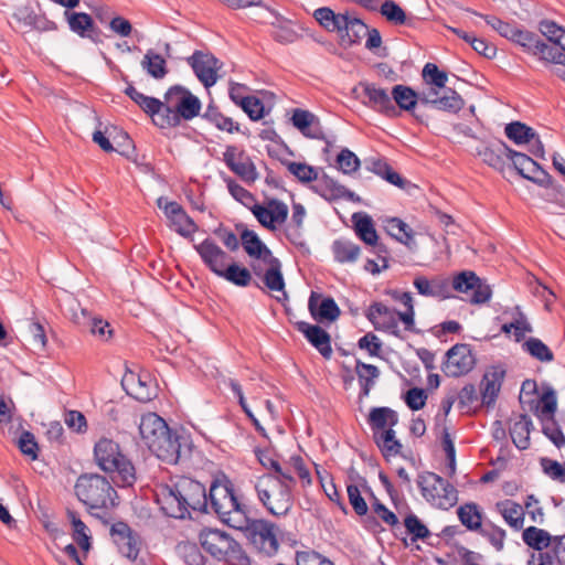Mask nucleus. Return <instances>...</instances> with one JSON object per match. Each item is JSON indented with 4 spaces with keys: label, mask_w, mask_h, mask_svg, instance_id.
<instances>
[{
    "label": "nucleus",
    "mask_w": 565,
    "mask_h": 565,
    "mask_svg": "<svg viewBox=\"0 0 565 565\" xmlns=\"http://www.w3.org/2000/svg\"><path fill=\"white\" fill-rule=\"evenodd\" d=\"M154 495L160 510L168 518L184 520L193 519L192 511L209 513L204 484L185 476L159 484Z\"/></svg>",
    "instance_id": "nucleus-1"
},
{
    "label": "nucleus",
    "mask_w": 565,
    "mask_h": 565,
    "mask_svg": "<svg viewBox=\"0 0 565 565\" xmlns=\"http://www.w3.org/2000/svg\"><path fill=\"white\" fill-rule=\"evenodd\" d=\"M94 460L117 487H132L137 481L132 461L124 454L120 445L110 438L103 437L95 444Z\"/></svg>",
    "instance_id": "nucleus-2"
},
{
    "label": "nucleus",
    "mask_w": 565,
    "mask_h": 565,
    "mask_svg": "<svg viewBox=\"0 0 565 565\" xmlns=\"http://www.w3.org/2000/svg\"><path fill=\"white\" fill-rule=\"evenodd\" d=\"M217 514L220 520L233 529L246 525V516L249 509L242 503L235 493L234 484L223 476V479H214L207 493V504Z\"/></svg>",
    "instance_id": "nucleus-3"
},
{
    "label": "nucleus",
    "mask_w": 565,
    "mask_h": 565,
    "mask_svg": "<svg viewBox=\"0 0 565 565\" xmlns=\"http://www.w3.org/2000/svg\"><path fill=\"white\" fill-rule=\"evenodd\" d=\"M202 103L198 96L182 85H173L164 93L163 115L154 120L160 129L175 128L181 122L200 116Z\"/></svg>",
    "instance_id": "nucleus-4"
},
{
    "label": "nucleus",
    "mask_w": 565,
    "mask_h": 565,
    "mask_svg": "<svg viewBox=\"0 0 565 565\" xmlns=\"http://www.w3.org/2000/svg\"><path fill=\"white\" fill-rule=\"evenodd\" d=\"M235 227L241 234V244L245 253L249 257L260 259L268 264V268L263 275L264 285L271 291H282L285 299H287L285 291L286 284L280 260L273 256L271 250L259 238L256 232L247 228L243 223L236 224Z\"/></svg>",
    "instance_id": "nucleus-5"
},
{
    "label": "nucleus",
    "mask_w": 565,
    "mask_h": 565,
    "mask_svg": "<svg viewBox=\"0 0 565 565\" xmlns=\"http://www.w3.org/2000/svg\"><path fill=\"white\" fill-rule=\"evenodd\" d=\"M75 494L97 519H102V515L95 510H108L118 504L117 491L106 477L98 473L81 475L75 483Z\"/></svg>",
    "instance_id": "nucleus-6"
},
{
    "label": "nucleus",
    "mask_w": 565,
    "mask_h": 565,
    "mask_svg": "<svg viewBox=\"0 0 565 565\" xmlns=\"http://www.w3.org/2000/svg\"><path fill=\"white\" fill-rule=\"evenodd\" d=\"M202 548L216 561L228 565H250L249 556L241 544L224 531L203 527L199 533Z\"/></svg>",
    "instance_id": "nucleus-7"
},
{
    "label": "nucleus",
    "mask_w": 565,
    "mask_h": 565,
    "mask_svg": "<svg viewBox=\"0 0 565 565\" xmlns=\"http://www.w3.org/2000/svg\"><path fill=\"white\" fill-rule=\"evenodd\" d=\"M255 491L264 508L275 516H286L294 505V493L287 486H279L273 473H264L255 482Z\"/></svg>",
    "instance_id": "nucleus-8"
},
{
    "label": "nucleus",
    "mask_w": 565,
    "mask_h": 565,
    "mask_svg": "<svg viewBox=\"0 0 565 565\" xmlns=\"http://www.w3.org/2000/svg\"><path fill=\"white\" fill-rule=\"evenodd\" d=\"M416 481L422 495L437 508L449 510L457 504L458 491L439 475L424 471L417 476Z\"/></svg>",
    "instance_id": "nucleus-9"
},
{
    "label": "nucleus",
    "mask_w": 565,
    "mask_h": 565,
    "mask_svg": "<svg viewBox=\"0 0 565 565\" xmlns=\"http://www.w3.org/2000/svg\"><path fill=\"white\" fill-rule=\"evenodd\" d=\"M148 448L160 460L177 465L182 458L191 457L192 443L189 435L179 434L169 427L168 434L160 435Z\"/></svg>",
    "instance_id": "nucleus-10"
},
{
    "label": "nucleus",
    "mask_w": 565,
    "mask_h": 565,
    "mask_svg": "<svg viewBox=\"0 0 565 565\" xmlns=\"http://www.w3.org/2000/svg\"><path fill=\"white\" fill-rule=\"evenodd\" d=\"M239 531H244L250 544L266 556H273L279 548V542L275 532V524L264 519H250L246 516V525Z\"/></svg>",
    "instance_id": "nucleus-11"
},
{
    "label": "nucleus",
    "mask_w": 565,
    "mask_h": 565,
    "mask_svg": "<svg viewBox=\"0 0 565 565\" xmlns=\"http://www.w3.org/2000/svg\"><path fill=\"white\" fill-rule=\"evenodd\" d=\"M510 41L520 45L524 52L539 56L546 62H561V58L565 57L556 47L544 42L539 34L519 26H516Z\"/></svg>",
    "instance_id": "nucleus-12"
},
{
    "label": "nucleus",
    "mask_w": 565,
    "mask_h": 565,
    "mask_svg": "<svg viewBox=\"0 0 565 565\" xmlns=\"http://www.w3.org/2000/svg\"><path fill=\"white\" fill-rule=\"evenodd\" d=\"M476 362L470 344L456 343L446 352L441 371L447 377H460L472 371Z\"/></svg>",
    "instance_id": "nucleus-13"
},
{
    "label": "nucleus",
    "mask_w": 565,
    "mask_h": 565,
    "mask_svg": "<svg viewBox=\"0 0 565 565\" xmlns=\"http://www.w3.org/2000/svg\"><path fill=\"white\" fill-rule=\"evenodd\" d=\"M419 104L434 109L458 114L465 107V99L454 88L441 89L435 86L418 92Z\"/></svg>",
    "instance_id": "nucleus-14"
},
{
    "label": "nucleus",
    "mask_w": 565,
    "mask_h": 565,
    "mask_svg": "<svg viewBox=\"0 0 565 565\" xmlns=\"http://www.w3.org/2000/svg\"><path fill=\"white\" fill-rule=\"evenodd\" d=\"M454 290L462 294H470L469 302L482 305L490 300L492 290L475 271L462 270L456 274L451 280Z\"/></svg>",
    "instance_id": "nucleus-15"
},
{
    "label": "nucleus",
    "mask_w": 565,
    "mask_h": 565,
    "mask_svg": "<svg viewBox=\"0 0 565 565\" xmlns=\"http://www.w3.org/2000/svg\"><path fill=\"white\" fill-rule=\"evenodd\" d=\"M476 151L486 164L500 173L504 172L507 160L510 161L509 167L512 168L513 160L518 153L516 150L500 139L488 141L482 147L477 148Z\"/></svg>",
    "instance_id": "nucleus-16"
},
{
    "label": "nucleus",
    "mask_w": 565,
    "mask_h": 565,
    "mask_svg": "<svg viewBox=\"0 0 565 565\" xmlns=\"http://www.w3.org/2000/svg\"><path fill=\"white\" fill-rule=\"evenodd\" d=\"M359 88L362 89L363 105L388 118L399 116V111L392 102V95H388L384 88L377 87L374 83L369 82H360Z\"/></svg>",
    "instance_id": "nucleus-17"
},
{
    "label": "nucleus",
    "mask_w": 565,
    "mask_h": 565,
    "mask_svg": "<svg viewBox=\"0 0 565 565\" xmlns=\"http://www.w3.org/2000/svg\"><path fill=\"white\" fill-rule=\"evenodd\" d=\"M505 374L507 370L503 364L491 365L487 369L480 382L481 404L473 408V414H476L481 406L492 408L495 405Z\"/></svg>",
    "instance_id": "nucleus-18"
},
{
    "label": "nucleus",
    "mask_w": 565,
    "mask_h": 565,
    "mask_svg": "<svg viewBox=\"0 0 565 565\" xmlns=\"http://www.w3.org/2000/svg\"><path fill=\"white\" fill-rule=\"evenodd\" d=\"M157 204L170 221V227L180 236L192 239V235L199 230V226L182 205L175 201H166L164 198H159Z\"/></svg>",
    "instance_id": "nucleus-19"
},
{
    "label": "nucleus",
    "mask_w": 565,
    "mask_h": 565,
    "mask_svg": "<svg viewBox=\"0 0 565 565\" xmlns=\"http://www.w3.org/2000/svg\"><path fill=\"white\" fill-rule=\"evenodd\" d=\"M223 160L227 168L245 183L250 184L258 179L256 166L244 150L237 152L235 146H227L223 153Z\"/></svg>",
    "instance_id": "nucleus-20"
},
{
    "label": "nucleus",
    "mask_w": 565,
    "mask_h": 565,
    "mask_svg": "<svg viewBox=\"0 0 565 565\" xmlns=\"http://www.w3.org/2000/svg\"><path fill=\"white\" fill-rule=\"evenodd\" d=\"M186 62L205 88H210L216 83L221 63L212 53L196 50L186 58Z\"/></svg>",
    "instance_id": "nucleus-21"
},
{
    "label": "nucleus",
    "mask_w": 565,
    "mask_h": 565,
    "mask_svg": "<svg viewBox=\"0 0 565 565\" xmlns=\"http://www.w3.org/2000/svg\"><path fill=\"white\" fill-rule=\"evenodd\" d=\"M109 534L122 556L131 561L138 557L140 552V537L132 531L128 523L124 521L115 522L110 526Z\"/></svg>",
    "instance_id": "nucleus-22"
},
{
    "label": "nucleus",
    "mask_w": 565,
    "mask_h": 565,
    "mask_svg": "<svg viewBox=\"0 0 565 565\" xmlns=\"http://www.w3.org/2000/svg\"><path fill=\"white\" fill-rule=\"evenodd\" d=\"M396 312V309H391L383 302L374 301L366 309L365 317L375 330L388 332L398 339H403L397 326Z\"/></svg>",
    "instance_id": "nucleus-23"
},
{
    "label": "nucleus",
    "mask_w": 565,
    "mask_h": 565,
    "mask_svg": "<svg viewBox=\"0 0 565 565\" xmlns=\"http://www.w3.org/2000/svg\"><path fill=\"white\" fill-rule=\"evenodd\" d=\"M70 30L82 39H88L95 44L103 43L104 33L96 25L92 15L85 12L65 11Z\"/></svg>",
    "instance_id": "nucleus-24"
},
{
    "label": "nucleus",
    "mask_w": 565,
    "mask_h": 565,
    "mask_svg": "<svg viewBox=\"0 0 565 565\" xmlns=\"http://www.w3.org/2000/svg\"><path fill=\"white\" fill-rule=\"evenodd\" d=\"M308 310L312 319L318 323H332L341 315V310L331 296H323L311 291L308 300Z\"/></svg>",
    "instance_id": "nucleus-25"
},
{
    "label": "nucleus",
    "mask_w": 565,
    "mask_h": 565,
    "mask_svg": "<svg viewBox=\"0 0 565 565\" xmlns=\"http://www.w3.org/2000/svg\"><path fill=\"white\" fill-rule=\"evenodd\" d=\"M193 247L206 268L220 277L221 273L227 266L226 260L230 258L228 254L211 237H206L200 244L193 245Z\"/></svg>",
    "instance_id": "nucleus-26"
},
{
    "label": "nucleus",
    "mask_w": 565,
    "mask_h": 565,
    "mask_svg": "<svg viewBox=\"0 0 565 565\" xmlns=\"http://www.w3.org/2000/svg\"><path fill=\"white\" fill-rule=\"evenodd\" d=\"M512 168L520 177L540 186L552 184V175L526 153L518 151Z\"/></svg>",
    "instance_id": "nucleus-27"
},
{
    "label": "nucleus",
    "mask_w": 565,
    "mask_h": 565,
    "mask_svg": "<svg viewBox=\"0 0 565 565\" xmlns=\"http://www.w3.org/2000/svg\"><path fill=\"white\" fill-rule=\"evenodd\" d=\"M294 326L324 359L331 358V335L322 327L306 321H296Z\"/></svg>",
    "instance_id": "nucleus-28"
},
{
    "label": "nucleus",
    "mask_w": 565,
    "mask_h": 565,
    "mask_svg": "<svg viewBox=\"0 0 565 565\" xmlns=\"http://www.w3.org/2000/svg\"><path fill=\"white\" fill-rule=\"evenodd\" d=\"M121 79L127 83L124 93L138 105L145 114L152 118V121L158 120L163 115L164 102L159 98L147 96L136 89V87L128 81L127 75H121Z\"/></svg>",
    "instance_id": "nucleus-29"
},
{
    "label": "nucleus",
    "mask_w": 565,
    "mask_h": 565,
    "mask_svg": "<svg viewBox=\"0 0 565 565\" xmlns=\"http://www.w3.org/2000/svg\"><path fill=\"white\" fill-rule=\"evenodd\" d=\"M392 102L394 100V105L397 110L411 113V115L419 122H423V117L418 115L415 109L417 104H419V95L413 87L397 84L393 86L392 92Z\"/></svg>",
    "instance_id": "nucleus-30"
},
{
    "label": "nucleus",
    "mask_w": 565,
    "mask_h": 565,
    "mask_svg": "<svg viewBox=\"0 0 565 565\" xmlns=\"http://www.w3.org/2000/svg\"><path fill=\"white\" fill-rule=\"evenodd\" d=\"M381 15L393 25H406L415 28L418 18L406 13V11L394 0H383L380 7Z\"/></svg>",
    "instance_id": "nucleus-31"
},
{
    "label": "nucleus",
    "mask_w": 565,
    "mask_h": 565,
    "mask_svg": "<svg viewBox=\"0 0 565 565\" xmlns=\"http://www.w3.org/2000/svg\"><path fill=\"white\" fill-rule=\"evenodd\" d=\"M168 428L169 426L164 419L154 413L143 415L139 424L140 436L148 447L152 445V441L157 440L160 435L168 434Z\"/></svg>",
    "instance_id": "nucleus-32"
},
{
    "label": "nucleus",
    "mask_w": 565,
    "mask_h": 565,
    "mask_svg": "<svg viewBox=\"0 0 565 565\" xmlns=\"http://www.w3.org/2000/svg\"><path fill=\"white\" fill-rule=\"evenodd\" d=\"M365 164L369 171L399 189L404 190L411 183L396 172L385 159H370L365 161Z\"/></svg>",
    "instance_id": "nucleus-33"
},
{
    "label": "nucleus",
    "mask_w": 565,
    "mask_h": 565,
    "mask_svg": "<svg viewBox=\"0 0 565 565\" xmlns=\"http://www.w3.org/2000/svg\"><path fill=\"white\" fill-rule=\"evenodd\" d=\"M349 12L335 13L329 7H321L315 10V20L328 32H337L339 35L348 23Z\"/></svg>",
    "instance_id": "nucleus-34"
},
{
    "label": "nucleus",
    "mask_w": 565,
    "mask_h": 565,
    "mask_svg": "<svg viewBox=\"0 0 565 565\" xmlns=\"http://www.w3.org/2000/svg\"><path fill=\"white\" fill-rule=\"evenodd\" d=\"M369 33V26L360 18L348 15V23L339 36V44L343 47H351L361 43Z\"/></svg>",
    "instance_id": "nucleus-35"
},
{
    "label": "nucleus",
    "mask_w": 565,
    "mask_h": 565,
    "mask_svg": "<svg viewBox=\"0 0 565 565\" xmlns=\"http://www.w3.org/2000/svg\"><path fill=\"white\" fill-rule=\"evenodd\" d=\"M351 220L356 237L365 245L374 244L375 239L380 237L374 221L367 213L355 212Z\"/></svg>",
    "instance_id": "nucleus-36"
},
{
    "label": "nucleus",
    "mask_w": 565,
    "mask_h": 565,
    "mask_svg": "<svg viewBox=\"0 0 565 565\" xmlns=\"http://www.w3.org/2000/svg\"><path fill=\"white\" fill-rule=\"evenodd\" d=\"M533 429V423L527 414H520L509 428L512 443L519 450H525L530 447V433Z\"/></svg>",
    "instance_id": "nucleus-37"
},
{
    "label": "nucleus",
    "mask_w": 565,
    "mask_h": 565,
    "mask_svg": "<svg viewBox=\"0 0 565 565\" xmlns=\"http://www.w3.org/2000/svg\"><path fill=\"white\" fill-rule=\"evenodd\" d=\"M367 423L373 433L392 428L398 423V414L386 406H379L371 408Z\"/></svg>",
    "instance_id": "nucleus-38"
},
{
    "label": "nucleus",
    "mask_w": 565,
    "mask_h": 565,
    "mask_svg": "<svg viewBox=\"0 0 565 565\" xmlns=\"http://www.w3.org/2000/svg\"><path fill=\"white\" fill-rule=\"evenodd\" d=\"M497 511L504 521L515 531H520L524 525V511L522 505L512 500H503L495 503Z\"/></svg>",
    "instance_id": "nucleus-39"
},
{
    "label": "nucleus",
    "mask_w": 565,
    "mask_h": 565,
    "mask_svg": "<svg viewBox=\"0 0 565 565\" xmlns=\"http://www.w3.org/2000/svg\"><path fill=\"white\" fill-rule=\"evenodd\" d=\"M201 117L214 125L218 130L226 131L228 134L241 132L239 125L234 122L231 117L225 116L213 102L206 106V109Z\"/></svg>",
    "instance_id": "nucleus-40"
},
{
    "label": "nucleus",
    "mask_w": 565,
    "mask_h": 565,
    "mask_svg": "<svg viewBox=\"0 0 565 565\" xmlns=\"http://www.w3.org/2000/svg\"><path fill=\"white\" fill-rule=\"evenodd\" d=\"M355 372L361 387L359 393V399H362L369 396L371 388L375 383V380L380 375V371L377 366L358 360L355 365Z\"/></svg>",
    "instance_id": "nucleus-41"
},
{
    "label": "nucleus",
    "mask_w": 565,
    "mask_h": 565,
    "mask_svg": "<svg viewBox=\"0 0 565 565\" xmlns=\"http://www.w3.org/2000/svg\"><path fill=\"white\" fill-rule=\"evenodd\" d=\"M67 519L73 526V540L77 543L81 550L86 555L92 548V536L87 533V525L79 519L78 514L74 510L67 509Z\"/></svg>",
    "instance_id": "nucleus-42"
},
{
    "label": "nucleus",
    "mask_w": 565,
    "mask_h": 565,
    "mask_svg": "<svg viewBox=\"0 0 565 565\" xmlns=\"http://www.w3.org/2000/svg\"><path fill=\"white\" fill-rule=\"evenodd\" d=\"M373 437L376 446L380 448L386 460H388L390 456H395L401 452L403 446L401 441L396 439L393 427L381 430V433H373Z\"/></svg>",
    "instance_id": "nucleus-43"
},
{
    "label": "nucleus",
    "mask_w": 565,
    "mask_h": 565,
    "mask_svg": "<svg viewBox=\"0 0 565 565\" xmlns=\"http://www.w3.org/2000/svg\"><path fill=\"white\" fill-rule=\"evenodd\" d=\"M457 515L461 524L469 531L481 530L482 512L475 502H467L457 509Z\"/></svg>",
    "instance_id": "nucleus-44"
},
{
    "label": "nucleus",
    "mask_w": 565,
    "mask_h": 565,
    "mask_svg": "<svg viewBox=\"0 0 565 565\" xmlns=\"http://www.w3.org/2000/svg\"><path fill=\"white\" fill-rule=\"evenodd\" d=\"M334 260L340 264L354 263L361 254V247L349 239H335L331 246Z\"/></svg>",
    "instance_id": "nucleus-45"
},
{
    "label": "nucleus",
    "mask_w": 565,
    "mask_h": 565,
    "mask_svg": "<svg viewBox=\"0 0 565 565\" xmlns=\"http://www.w3.org/2000/svg\"><path fill=\"white\" fill-rule=\"evenodd\" d=\"M385 232L397 242L409 246L414 238L411 226L399 217H391L385 221Z\"/></svg>",
    "instance_id": "nucleus-46"
},
{
    "label": "nucleus",
    "mask_w": 565,
    "mask_h": 565,
    "mask_svg": "<svg viewBox=\"0 0 565 565\" xmlns=\"http://www.w3.org/2000/svg\"><path fill=\"white\" fill-rule=\"evenodd\" d=\"M522 539L529 547L539 553L552 544V535L546 530L533 525L523 530Z\"/></svg>",
    "instance_id": "nucleus-47"
},
{
    "label": "nucleus",
    "mask_w": 565,
    "mask_h": 565,
    "mask_svg": "<svg viewBox=\"0 0 565 565\" xmlns=\"http://www.w3.org/2000/svg\"><path fill=\"white\" fill-rule=\"evenodd\" d=\"M141 66L154 79H162L169 72L166 60L152 49L146 52Z\"/></svg>",
    "instance_id": "nucleus-48"
},
{
    "label": "nucleus",
    "mask_w": 565,
    "mask_h": 565,
    "mask_svg": "<svg viewBox=\"0 0 565 565\" xmlns=\"http://www.w3.org/2000/svg\"><path fill=\"white\" fill-rule=\"evenodd\" d=\"M220 277L237 287H247L253 281L250 270L236 262L228 264Z\"/></svg>",
    "instance_id": "nucleus-49"
},
{
    "label": "nucleus",
    "mask_w": 565,
    "mask_h": 565,
    "mask_svg": "<svg viewBox=\"0 0 565 565\" xmlns=\"http://www.w3.org/2000/svg\"><path fill=\"white\" fill-rule=\"evenodd\" d=\"M269 11L276 19V22L271 23V25L275 28L271 33L273 39L281 44L296 42L299 39V34L292 28L286 24L288 20L276 10Z\"/></svg>",
    "instance_id": "nucleus-50"
},
{
    "label": "nucleus",
    "mask_w": 565,
    "mask_h": 565,
    "mask_svg": "<svg viewBox=\"0 0 565 565\" xmlns=\"http://www.w3.org/2000/svg\"><path fill=\"white\" fill-rule=\"evenodd\" d=\"M344 188V185L340 184L326 173L322 174L318 184L311 186L317 194L329 202L342 199Z\"/></svg>",
    "instance_id": "nucleus-51"
},
{
    "label": "nucleus",
    "mask_w": 565,
    "mask_h": 565,
    "mask_svg": "<svg viewBox=\"0 0 565 565\" xmlns=\"http://www.w3.org/2000/svg\"><path fill=\"white\" fill-rule=\"evenodd\" d=\"M504 134L515 145L530 143L536 137V131L521 121L507 124L504 127Z\"/></svg>",
    "instance_id": "nucleus-52"
},
{
    "label": "nucleus",
    "mask_w": 565,
    "mask_h": 565,
    "mask_svg": "<svg viewBox=\"0 0 565 565\" xmlns=\"http://www.w3.org/2000/svg\"><path fill=\"white\" fill-rule=\"evenodd\" d=\"M280 163L298 179L301 183H310L318 180V170L305 162H295L287 159H280Z\"/></svg>",
    "instance_id": "nucleus-53"
},
{
    "label": "nucleus",
    "mask_w": 565,
    "mask_h": 565,
    "mask_svg": "<svg viewBox=\"0 0 565 565\" xmlns=\"http://www.w3.org/2000/svg\"><path fill=\"white\" fill-rule=\"evenodd\" d=\"M522 349L540 362H552L554 360L552 350L539 338H529L523 342Z\"/></svg>",
    "instance_id": "nucleus-54"
},
{
    "label": "nucleus",
    "mask_w": 565,
    "mask_h": 565,
    "mask_svg": "<svg viewBox=\"0 0 565 565\" xmlns=\"http://www.w3.org/2000/svg\"><path fill=\"white\" fill-rule=\"evenodd\" d=\"M422 77L425 84L428 86H435L437 88L447 89L448 74L445 71H440L435 63H426L422 71Z\"/></svg>",
    "instance_id": "nucleus-55"
},
{
    "label": "nucleus",
    "mask_w": 565,
    "mask_h": 565,
    "mask_svg": "<svg viewBox=\"0 0 565 565\" xmlns=\"http://www.w3.org/2000/svg\"><path fill=\"white\" fill-rule=\"evenodd\" d=\"M404 526L412 542L425 541L430 536V531L414 513H408L404 519Z\"/></svg>",
    "instance_id": "nucleus-56"
},
{
    "label": "nucleus",
    "mask_w": 565,
    "mask_h": 565,
    "mask_svg": "<svg viewBox=\"0 0 565 565\" xmlns=\"http://www.w3.org/2000/svg\"><path fill=\"white\" fill-rule=\"evenodd\" d=\"M481 536L486 537L489 543L495 548V551L501 552L504 547V540L507 536L505 530L502 527L489 522L486 526L481 525V530L477 531Z\"/></svg>",
    "instance_id": "nucleus-57"
},
{
    "label": "nucleus",
    "mask_w": 565,
    "mask_h": 565,
    "mask_svg": "<svg viewBox=\"0 0 565 565\" xmlns=\"http://www.w3.org/2000/svg\"><path fill=\"white\" fill-rule=\"evenodd\" d=\"M224 181L226 182L231 195L245 207L250 209L253 204L256 203L255 195L239 185L233 178L225 177Z\"/></svg>",
    "instance_id": "nucleus-58"
},
{
    "label": "nucleus",
    "mask_w": 565,
    "mask_h": 565,
    "mask_svg": "<svg viewBox=\"0 0 565 565\" xmlns=\"http://www.w3.org/2000/svg\"><path fill=\"white\" fill-rule=\"evenodd\" d=\"M539 409L544 417H554L557 409V397L553 387L546 386L543 391L535 405V411Z\"/></svg>",
    "instance_id": "nucleus-59"
},
{
    "label": "nucleus",
    "mask_w": 565,
    "mask_h": 565,
    "mask_svg": "<svg viewBox=\"0 0 565 565\" xmlns=\"http://www.w3.org/2000/svg\"><path fill=\"white\" fill-rule=\"evenodd\" d=\"M242 110L253 121L263 119L266 116V109L263 100L256 96H246V99L241 100Z\"/></svg>",
    "instance_id": "nucleus-60"
},
{
    "label": "nucleus",
    "mask_w": 565,
    "mask_h": 565,
    "mask_svg": "<svg viewBox=\"0 0 565 565\" xmlns=\"http://www.w3.org/2000/svg\"><path fill=\"white\" fill-rule=\"evenodd\" d=\"M456 397L458 408L466 413H470L472 405L479 399L476 385L472 383H467L456 393Z\"/></svg>",
    "instance_id": "nucleus-61"
},
{
    "label": "nucleus",
    "mask_w": 565,
    "mask_h": 565,
    "mask_svg": "<svg viewBox=\"0 0 565 565\" xmlns=\"http://www.w3.org/2000/svg\"><path fill=\"white\" fill-rule=\"evenodd\" d=\"M542 433L559 449L565 446V435L554 417H545Z\"/></svg>",
    "instance_id": "nucleus-62"
},
{
    "label": "nucleus",
    "mask_w": 565,
    "mask_h": 565,
    "mask_svg": "<svg viewBox=\"0 0 565 565\" xmlns=\"http://www.w3.org/2000/svg\"><path fill=\"white\" fill-rule=\"evenodd\" d=\"M337 164L339 170L344 174H351L355 172L361 164L358 156L348 148L342 149L337 156Z\"/></svg>",
    "instance_id": "nucleus-63"
},
{
    "label": "nucleus",
    "mask_w": 565,
    "mask_h": 565,
    "mask_svg": "<svg viewBox=\"0 0 565 565\" xmlns=\"http://www.w3.org/2000/svg\"><path fill=\"white\" fill-rule=\"evenodd\" d=\"M296 565H334L329 558L320 553L311 551H297Z\"/></svg>",
    "instance_id": "nucleus-64"
}]
</instances>
